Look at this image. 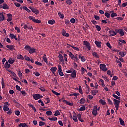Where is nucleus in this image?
<instances>
[{"label":"nucleus","mask_w":127,"mask_h":127,"mask_svg":"<svg viewBox=\"0 0 127 127\" xmlns=\"http://www.w3.org/2000/svg\"><path fill=\"white\" fill-rule=\"evenodd\" d=\"M68 55H69L70 58L72 59L73 60H74V61H76V62H78L79 61V59L78 58V57L77 56V55H74L73 53H72L71 52L68 51Z\"/></svg>","instance_id":"1"},{"label":"nucleus","mask_w":127,"mask_h":127,"mask_svg":"<svg viewBox=\"0 0 127 127\" xmlns=\"http://www.w3.org/2000/svg\"><path fill=\"white\" fill-rule=\"evenodd\" d=\"M113 101L114 102V105L115 106V112L116 113H117L118 110H119V106H120V103L121 102V101L116 99H114Z\"/></svg>","instance_id":"2"},{"label":"nucleus","mask_w":127,"mask_h":127,"mask_svg":"<svg viewBox=\"0 0 127 127\" xmlns=\"http://www.w3.org/2000/svg\"><path fill=\"white\" fill-rule=\"evenodd\" d=\"M28 19L30 20H32V21H33V22H34V23H41V21L40 20L35 19V17L30 16L28 17Z\"/></svg>","instance_id":"3"},{"label":"nucleus","mask_w":127,"mask_h":127,"mask_svg":"<svg viewBox=\"0 0 127 127\" xmlns=\"http://www.w3.org/2000/svg\"><path fill=\"white\" fill-rule=\"evenodd\" d=\"M9 105H10V104H9V103L7 102H5L4 103L3 110L4 112L9 111V107H8Z\"/></svg>","instance_id":"4"},{"label":"nucleus","mask_w":127,"mask_h":127,"mask_svg":"<svg viewBox=\"0 0 127 127\" xmlns=\"http://www.w3.org/2000/svg\"><path fill=\"white\" fill-rule=\"evenodd\" d=\"M33 99L35 100H39V99H42L43 96L42 95H40L39 94H35L32 95Z\"/></svg>","instance_id":"5"},{"label":"nucleus","mask_w":127,"mask_h":127,"mask_svg":"<svg viewBox=\"0 0 127 127\" xmlns=\"http://www.w3.org/2000/svg\"><path fill=\"white\" fill-rule=\"evenodd\" d=\"M97 108L98 106L97 105L93 107L92 109V115H93V116H97V114H98V111H97Z\"/></svg>","instance_id":"6"},{"label":"nucleus","mask_w":127,"mask_h":127,"mask_svg":"<svg viewBox=\"0 0 127 127\" xmlns=\"http://www.w3.org/2000/svg\"><path fill=\"white\" fill-rule=\"evenodd\" d=\"M83 45H85L88 50H91V45H90V43L89 42L87 41H84Z\"/></svg>","instance_id":"7"},{"label":"nucleus","mask_w":127,"mask_h":127,"mask_svg":"<svg viewBox=\"0 0 127 127\" xmlns=\"http://www.w3.org/2000/svg\"><path fill=\"white\" fill-rule=\"evenodd\" d=\"M29 9H31L32 12H33V13H35V14H38L39 13V11L36 9L35 8L29 7Z\"/></svg>","instance_id":"8"},{"label":"nucleus","mask_w":127,"mask_h":127,"mask_svg":"<svg viewBox=\"0 0 127 127\" xmlns=\"http://www.w3.org/2000/svg\"><path fill=\"white\" fill-rule=\"evenodd\" d=\"M100 69H101V70L103 72H107V67L104 64H100Z\"/></svg>","instance_id":"9"},{"label":"nucleus","mask_w":127,"mask_h":127,"mask_svg":"<svg viewBox=\"0 0 127 127\" xmlns=\"http://www.w3.org/2000/svg\"><path fill=\"white\" fill-rule=\"evenodd\" d=\"M11 66H10V64H9L8 63V61H6L5 64H4V68L6 69V70L7 71H8V69H9V68H10Z\"/></svg>","instance_id":"10"},{"label":"nucleus","mask_w":127,"mask_h":127,"mask_svg":"<svg viewBox=\"0 0 127 127\" xmlns=\"http://www.w3.org/2000/svg\"><path fill=\"white\" fill-rule=\"evenodd\" d=\"M62 35L63 36H65V37H69V35L68 33L66 32L65 29H63L62 32Z\"/></svg>","instance_id":"11"},{"label":"nucleus","mask_w":127,"mask_h":127,"mask_svg":"<svg viewBox=\"0 0 127 127\" xmlns=\"http://www.w3.org/2000/svg\"><path fill=\"white\" fill-rule=\"evenodd\" d=\"M51 72H52L53 75L55 76V72L57 71V68L56 67H52L50 69Z\"/></svg>","instance_id":"12"},{"label":"nucleus","mask_w":127,"mask_h":127,"mask_svg":"<svg viewBox=\"0 0 127 127\" xmlns=\"http://www.w3.org/2000/svg\"><path fill=\"white\" fill-rule=\"evenodd\" d=\"M109 33L110 34L109 36H115V35H117V33L113 30H110Z\"/></svg>","instance_id":"13"},{"label":"nucleus","mask_w":127,"mask_h":127,"mask_svg":"<svg viewBox=\"0 0 127 127\" xmlns=\"http://www.w3.org/2000/svg\"><path fill=\"white\" fill-rule=\"evenodd\" d=\"M6 47L8 48L9 50H13L15 46L14 45H7Z\"/></svg>","instance_id":"14"},{"label":"nucleus","mask_w":127,"mask_h":127,"mask_svg":"<svg viewBox=\"0 0 127 127\" xmlns=\"http://www.w3.org/2000/svg\"><path fill=\"white\" fill-rule=\"evenodd\" d=\"M8 18L7 19V21L9 22V21H11L12 20V14H7Z\"/></svg>","instance_id":"15"},{"label":"nucleus","mask_w":127,"mask_h":127,"mask_svg":"<svg viewBox=\"0 0 127 127\" xmlns=\"http://www.w3.org/2000/svg\"><path fill=\"white\" fill-rule=\"evenodd\" d=\"M94 43H95L97 47H98L99 48H101V44H102V42L95 41Z\"/></svg>","instance_id":"16"},{"label":"nucleus","mask_w":127,"mask_h":127,"mask_svg":"<svg viewBox=\"0 0 127 127\" xmlns=\"http://www.w3.org/2000/svg\"><path fill=\"white\" fill-rule=\"evenodd\" d=\"M71 78H73V79L76 78L77 77V73H76V70H73L72 73L71 74Z\"/></svg>","instance_id":"17"},{"label":"nucleus","mask_w":127,"mask_h":127,"mask_svg":"<svg viewBox=\"0 0 127 127\" xmlns=\"http://www.w3.org/2000/svg\"><path fill=\"white\" fill-rule=\"evenodd\" d=\"M0 21L2 22L3 20H4V15H3V14L2 13L0 12Z\"/></svg>","instance_id":"18"},{"label":"nucleus","mask_w":127,"mask_h":127,"mask_svg":"<svg viewBox=\"0 0 127 127\" xmlns=\"http://www.w3.org/2000/svg\"><path fill=\"white\" fill-rule=\"evenodd\" d=\"M36 49L35 48H31L30 50H29V53L30 54H32V53H34L36 51Z\"/></svg>","instance_id":"19"},{"label":"nucleus","mask_w":127,"mask_h":127,"mask_svg":"<svg viewBox=\"0 0 127 127\" xmlns=\"http://www.w3.org/2000/svg\"><path fill=\"white\" fill-rule=\"evenodd\" d=\"M42 58L44 62H45V63L46 64L48 63V61H47V57H46V54H44V55L43 56Z\"/></svg>","instance_id":"20"},{"label":"nucleus","mask_w":127,"mask_h":127,"mask_svg":"<svg viewBox=\"0 0 127 127\" xmlns=\"http://www.w3.org/2000/svg\"><path fill=\"white\" fill-rule=\"evenodd\" d=\"M77 114H75L73 116H72V119L75 122V123H77L78 122V118H77Z\"/></svg>","instance_id":"21"},{"label":"nucleus","mask_w":127,"mask_h":127,"mask_svg":"<svg viewBox=\"0 0 127 127\" xmlns=\"http://www.w3.org/2000/svg\"><path fill=\"white\" fill-rule=\"evenodd\" d=\"M77 117L79 121H80L82 123H83V122H84V120L82 119V115H81V114H78L77 115Z\"/></svg>","instance_id":"22"},{"label":"nucleus","mask_w":127,"mask_h":127,"mask_svg":"<svg viewBox=\"0 0 127 127\" xmlns=\"http://www.w3.org/2000/svg\"><path fill=\"white\" fill-rule=\"evenodd\" d=\"M48 23L51 25H53L55 23V20L52 19L48 21Z\"/></svg>","instance_id":"23"},{"label":"nucleus","mask_w":127,"mask_h":127,"mask_svg":"<svg viewBox=\"0 0 127 127\" xmlns=\"http://www.w3.org/2000/svg\"><path fill=\"white\" fill-rule=\"evenodd\" d=\"M64 103H65L66 105H68L69 106H73L74 105L73 103H71L66 100H64Z\"/></svg>","instance_id":"24"},{"label":"nucleus","mask_w":127,"mask_h":127,"mask_svg":"<svg viewBox=\"0 0 127 127\" xmlns=\"http://www.w3.org/2000/svg\"><path fill=\"white\" fill-rule=\"evenodd\" d=\"M10 37L11 39H15V40H17V38L16 37V35L13 34H10Z\"/></svg>","instance_id":"25"},{"label":"nucleus","mask_w":127,"mask_h":127,"mask_svg":"<svg viewBox=\"0 0 127 127\" xmlns=\"http://www.w3.org/2000/svg\"><path fill=\"white\" fill-rule=\"evenodd\" d=\"M78 57L80 59H81V61H82V62H85V61H86V58H85L84 56H81V55H79Z\"/></svg>","instance_id":"26"},{"label":"nucleus","mask_w":127,"mask_h":127,"mask_svg":"<svg viewBox=\"0 0 127 127\" xmlns=\"http://www.w3.org/2000/svg\"><path fill=\"white\" fill-rule=\"evenodd\" d=\"M110 13H112L111 14V17L113 18V17H116V16H118V14L116 13H114L113 11H110Z\"/></svg>","instance_id":"27"},{"label":"nucleus","mask_w":127,"mask_h":127,"mask_svg":"<svg viewBox=\"0 0 127 127\" xmlns=\"http://www.w3.org/2000/svg\"><path fill=\"white\" fill-rule=\"evenodd\" d=\"M8 62L10 64H12L14 62H15V60L12 58H10L8 60Z\"/></svg>","instance_id":"28"},{"label":"nucleus","mask_w":127,"mask_h":127,"mask_svg":"<svg viewBox=\"0 0 127 127\" xmlns=\"http://www.w3.org/2000/svg\"><path fill=\"white\" fill-rule=\"evenodd\" d=\"M119 55L121 56V57H125L126 56V52L124 51H121L119 52Z\"/></svg>","instance_id":"29"},{"label":"nucleus","mask_w":127,"mask_h":127,"mask_svg":"<svg viewBox=\"0 0 127 127\" xmlns=\"http://www.w3.org/2000/svg\"><path fill=\"white\" fill-rule=\"evenodd\" d=\"M58 58L61 62H62L64 60V57L60 54L58 56Z\"/></svg>","instance_id":"30"},{"label":"nucleus","mask_w":127,"mask_h":127,"mask_svg":"<svg viewBox=\"0 0 127 127\" xmlns=\"http://www.w3.org/2000/svg\"><path fill=\"white\" fill-rule=\"evenodd\" d=\"M8 72H9L10 73H11V74H12V76H13V78H15V79H16V78H17L16 77V74L12 71H11V70H8Z\"/></svg>","instance_id":"31"},{"label":"nucleus","mask_w":127,"mask_h":127,"mask_svg":"<svg viewBox=\"0 0 127 127\" xmlns=\"http://www.w3.org/2000/svg\"><path fill=\"white\" fill-rule=\"evenodd\" d=\"M80 105H83L84 103H86V99L85 98H82L80 100Z\"/></svg>","instance_id":"32"},{"label":"nucleus","mask_w":127,"mask_h":127,"mask_svg":"<svg viewBox=\"0 0 127 127\" xmlns=\"http://www.w3.org/2000/svg\"><path fill=\"white\" fill-rule=\"evenodd\" d=\"M22 8L23 9H24V10H26V11L28 12V13L31 12V11L29 9H28L27 7L23 6Z\"/></svg>","instance_id":"33"},{"label":"nucleus","mask_w":127,"mask_h":127,"mask_svg":"<svg viewBox=\"0 0 127 127\" xmlns=\"http://www.w3.org/2000/svg\"><path fill=\"white\" fill-rule=\"evenodd\" d=\"M98 90H93L91 91V95H92V96H96V95H97V94H98Z\"/></svg>","instance_id":"34"},{"label":"nucleus","mask_w":127,"mask_h":127,"mask_svg":"<svg viewBox=\"0 0 127 127\" xmlns=\"http://www.w3.org/2000/svg\"><path fill=\"white\" fill-rule=\"evenodd\" d=\"M92 55L93 56H94V57H96V58H99L100 57L98 53H97V52H93L92 53Z\"/></svg>","instance_id":"35"},{"label":"nucleus","mask_w":127,"mask_h":127,"mask_svg":"<svg viewBox=\"0 0 127 127\" xmlns=\"http://www.w3.org/2000/svg\"><path fill=\"white\" fill-rule=\"evenodd\" d=\"M118 32L121 36H123L124 34H125V33H124V31L123 30V29L118 30Z\"/></svg>","instance_id":"36"},{"label":"nucleus","mask_w":127,"mask_h":127,"mask_svg":"<svg viewBox=\"0 0 127 127\" xmlns=\"http://www.w3.org/2000/svg\"><path fill=\"white\" fill-rule=\"evenodd\" d=\"M3 9H9V7L6 4H3Z\"/></svg>","instance_id":"37"},{"label":"nucleus","mask_w":127,"mask_h":127,"mask_svg":"<svg viewBox=\"0 0 127 127\" xmlns=\"http://www.w3.org/2000/svg\"><path fill=\"white\" fill-rule=\"evenodd\" d=\"M17 59H21V60H24V57L22 55H18L17 56Z\"/></svg>","instance_id":"38"},{"label":"nucleus","mask_w":127,"mask_h":127,"mask_svg":"<svg viewBox=\"0 0 127 127\" xmlns=\"http://www.w3.org/2000/svg\"><path fill=\"white\" fill-rule=\"evenodd\" d=\"M26 126V123H21L19 124V127H25Z\"/></svg>","instance_id":"39"},{"label":"nucleus","mask_w":127,"mask_h":127,"mask_svg":"<svg viewBox=\"0 0 127 127\" xmlns=\"http://www.w3.org/2000/svg\"><path fill=\"white\" fill-rule=\"evenodd\" d=\"M99 103H100V104H102V105H106V104H107V103L105 102V100L103 99L99 100Z\"/></svg>","instance_id":"40"},{"label":"nucleus","mask_w":127,"mask_h":127,"mask_svg":"<svg viewBox=\"0 0 127 127\" xmlns=\"http://www.w3.org/2000/svg\"><path fill=\"white\" fill-rule=\"evenodd\" d=\"M30 48H31V47L29 45H26L24 47V49L25 50H27L28 51H29V50H30Z\"/></svg>","instance_id":"41"},{"label":"nucleus","mask_w":127,"mask_h":127,"mask_svg":"<svg viewBox=\"0 0 127 127\" xmlns=\"http://www.w3.org/2000/svg\"><path fill=\"white\" fill-rule=\"evenodd\" d=\"M48 119L50 120V121H57V117H49Z\"/></svg>","instance_id":"42"},{"label":"nucleus","mask_w":127,"mask_h":127,"mask_svg":"<svg viewBox=\"0 0 127 127\" xmlns=\"http://www.w3.org/2000/svg\"><path fill=\"white\" fill-rule=\"evenodd\" d=\"M119 121H120V124L121 125V126H125V123H124V120L122 119V118H119Z\"/></svg>","instance_id":"43"},{"label":"nucleus","mask_w":127,"mask_h":127,"mask_svg":"<svg viewBox=\"0 0 127 127\" xmlns=\"http://www.w3.org/2000/svg\"><path fill=\"white\" fill-rule=\"evenodd\" d=\"M52 93H53V94H54V95H56V96H60V93H59L53 90H52Z\"/></svg>","instance_id":"44"},{"label":"nucleus","mask_w":127,"mask_h":127,"mask_svg":"<svg viewBox=\"0 0 127 127\" xmlns=\"http://www.w3.org/2000/svg\"><path fill=\"white\" fill-rule=\"evenodd\" d=\"M1 84L2 89H4L5 88V85L4 83V81L3 80V78H2Z\"/></svg>","instance_id":"45"},{"label":"nucleus","mask_w":127,"mask_h":127,"mask_svg":"<svg viewBox=\"0 0 127 127\" xmlns=\"http://www.w3.org/2000/svg\"><path fill=\"white\" fill-rule=\"evenodd\" d=\"M35 64H36V65H37V66H42V63L38 61L35 62Z\"/></svg>","instance_id":"46"},{"label":"nucleus","mask_w":127,"mask_h":127,"mask_svg":"<svg viewBox=\"0 0 127 127\" xmlns=\"http://www.w3.org/2000/svg\"><path fill=\"white\" fill-rule=\"evenodd\" d=\"M99 82H101V86L102 87H105V86H106V85H105V82H104V80L102 79L99 80Z\"/></svg>","instance_id":"47"},{"label":"nucleus","mask_w":127,"mask_h":127,"mask_svg":"<svg viewBox=\"0 0 127 127\" xmlns=\"http://www.w3.org/2000/svg\"><path fill=\"white\" fill-rule=\"evenodd\" d=\"M104 15L107 18H110V17H111V15L110 14V13H109L108 12H105V14H104Z\"/></svg>","instance_id":"48"},{"label":"nucleus","mask_w":127,"mask_h":127,"mask_svg":"<svg viewBox=\"0 0 127 127\" xmlns=\"http://www.w3.org/2000/svg\"><path fill=\"white\" fill-rule=\"evenodd\" d=\"M69 45V46H71L72 48H73V49H74V50H76V51H80V49L78 47H74L70 45Z\"/></svg>","instance_id":"49"},{"label":"nucleus","mask_w":127,"mask_h":127,"mask_svg":"<svg viewBox=\"0 0 127 127\" xmlns=\"http://www.w3.org/2000/svg\"><path fill=\"white\" fill-rule=\"evenodd\" d=\"M58 15L60 18H62V19H63V18L64 17V14H61L60 13H58Z\"/></svg>","instance_id":"50"},{"label":"nucleus","mask_w":127,"mask_h":127,"mask_svg":"<svg viewBox=\"0 0 127 127\" xmlns=\"http://www.w3.org/2000/svg\"><path fill=\"white\" fill-rule=\"evenodd\" d=\"M85 72H87V70L85 69L84 67H81V74H85Z\"/></svg>","instance_id":"51"},{"label":"nucleus","mask_w":127,"mask_h":127,"mask_svg":"<svg viewBox=\"0 0 127 127\" xmlns=\"http://www.w3.org/2000/svg\"><path fill=\"white\" fill-rule=\"evenodd\" d=\"M95 27L96 28V30H97V31H101V27L98 25H95Z\"/></svg>","instance_id":"52"},{"label":"nucleus","mask_w":127,"mask_h":127,"mask_svg":"<svg viewBox=\"0 0 127 127\" xmlns=\"http://www.w3.org/2000/svg\"><path fill=\"white\" fill-rule=\"evenodd\" d=\"M86 110V106H81L79 109V111H85Z\"/></svg>","instance_id":"53"},{"label":"nucleus","mask_w":127,"mask_h":127,"mask_svg":"<svg viewBox=\"0 0 127 127\" xmlns=\"http://www.w3.org/2000/svg\"><path fill=\"white\" fill-rule=\"evenodd\" d=\"M113 97H114V98H115V99H117V100H121V97L117 96V95L116 94H113Z\"/></svg>","instance_id":"54"},{"label":"nucleus","mask_w":127,"mask_h":127,"mask_svg":"<svg viewBox=\"0 0 127 127\" xmlns=\"http://www.w3.org/2000/svg\"><path fill=\"white\" fill-rule=\"evenodd\" d=\"M24 59H25V60H26L27 61H30V58H29V57L25 55L24 56Z\"/></svg>","instance_id":"55"},{"label":"nucleus","mask_w":127,"mask_h":127,"mask_svg":"<svg viewBox=\"0 0 127 127\" xmlns=\"http://www.w3.org/2000/svg\"><path fill=\"white\" fill-rule=\"evenodd\" d=\"M54 115V116H59V115H60V112H59V110H56Z\"/></svg>","instance_id":"56"},{"label":"nucleus","mask_w":127,"mask_h":127,"mask_svg":"<svg viewBox=\"0 0 127 127\" xmlns=\"http://www.w3.org/2000/svg\"><path fill=\"white\" fill-rule=\"evenodd\" d=\"M44 125H45V122H43L42 121H40L39 122V126H40V127H41V126H44Z\"/></svg>","instance_id":"57"},{"label":"nucleus","mask_w":127,"mask_h":127,"mask_svg":"<svg viewBox=\"0 0 127 127\" xmlns=\"http://www.w3.org/2000/svg\"><path fill=\"white\" fill-rule=\"evenodd\" d=\"M78 90H79V93L80 94H83V90H82V86H79Z\"/></svg>","instance_id":"58"},{"label":"nucleus","mask_w":127,"mask_h":127,"mask_svg":"<svg viewBox=\"0 0 127 127\" xmlns=\"http://www.w3.org/2000/svg\"><path fill=\"white\" fill-rule=\"evenodd\" d=\"M64 59L65 61H66V62L68 61V60L67 59V58L68 57V55H67V54H64Z\"/></svg>","instance_id":"59"},{"label":"nucleus","mask_w":127,"mask_h":127,"mask_svg":"<svg viewBox=\"0 0 127 127\" xmlns=\"http://www.w3.org/2000/svg\"><path fill=\"white\" fill-rule=\"evenodd\" d=\"M15 114L16 115V116H19V115H20V111H19V110L15 111Z\"/></svg>","instance_id":"60"},{"label":"nucleus","mask_w":127,"mask_h":127,"mask_svg":"<svg viewBox=\"0 0 127 127\" xmlns=\"http://www.w3.org/2000/svg\"><path fill=\"white\" fill-rule=\"evenodd\" d=\"M46 114L47 116H51L52 115V111H46Z\"/></svg>","instance_id":"61"},{"label":"nucleus","mask_w":127,"mask_h":127,"mask_svg":"<svg viewBox=\"0 0 127 127\" xmlns=\"http://www.w3.org/2000/svg\"><path fill=\"white\" fill-rule=\"evenodd\" d=\"M118 41H119V42H121V43H123V44H126V41L122 39L118 40Z\"/></svg>","instance_id":"62"},{"label":"nucleus","mask_w":127,"mask_h":127,"mask_svg":"<svg viewBox=\"0 0 127 127\" xmlns=\"http://www.w3.org/2000/svg\"><path fill=\"white\" fill-rule=\"evenodd\" d=\"M15 30L17 31V32L18 33H19L20 32V29L19 28H18V27H16L15 28Z\"/></svg>","instance_id":"63"},{"label":"nucleus","mask_w":127,"mask_h":127,"mask_svg":"<svg viewBox=\"0 0 127 127\" xmlns=\"http://www.w3.org/2000/svg\"><path fill=\"white\" fill-rule=\"evenodd\" d=\"M59 76H64V73L62 72V71H58Z\"/></svg>","instance_id":"64"}]
</instances>
